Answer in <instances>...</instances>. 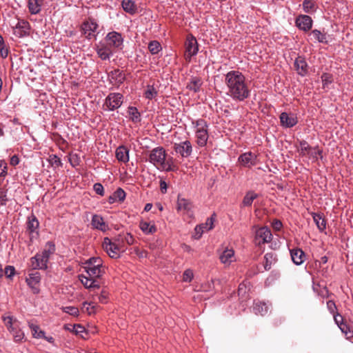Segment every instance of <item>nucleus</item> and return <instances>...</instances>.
I'll return each instance as SVG.
<instances>
[{"mask_svg":"<svg viewBox=\"0 0 353 353\" xmlns=\"http://www.w3.org/2000/svg\"><path fill=\"white\" fill-rule=\"evenodd\" d=\"M257 156L252 152H247L241 154L238 158V163L241 166L251 168L256 165Z\"/></svg>","mask_w":353,"mask_h":353,"instance_id":"obj_15","label":"nucleus"},{"mask_svg":"<svg viewBox=\"0 0 353 353\" xmlns=\"http://www.w3.org/2000/svg\"><path fill=\"white\" fill-rule=\"evenodd\" d=\"M166 156L167 154L165 149L163 147L159 146L150 151L148 160L156 167H157V165L161 166V165L164 164Z\"/></svg>","mask_w":353,"mask_h":353,"instance_id":"obj_7","label":"nucleus"},{"mask_svg":"<svg viewBox=\"0 0 353 353\" xmlns=\"http://www.w3.org/2000/svg\"><path fill=\"white\" fill-rule=\"evenodd\" d=\"M148 48L152 55L157 54L160 51L162 50V46L159 41L153 40L149 42Z\"/></svg>","mask_w":353,"mask_h":353,"instance_id":"obj_40","label":"nucleus"},{"mask_svg":"<svg viewBox=\"0 0 353 353\" xmlns=\"http://www.w3.org/2000/svg\"><path fill=\"white\" fill-rule=\"evenodd\" d=\"M281 125L285 128H292L298 123L297 117L294 114L282 112L279 117Z\"/></svg>","mask_w":353,"mask_h":353,"instance_id":"obj_20","label":"nucleus"},{"mask_svg":"<svg viewBox=\"0 0 353 353\" xmlns=\"http://www.w3.org/2000/svg\"><path fill=\"white\" fill-rule=\"evenodd\" d=\"M29 327L31 330L32 336L36 339H44L50 343L55 345L54 344V339L52 336H46L45 334V332L43 330H40L39 333L37 334V330H39V326L37 325H34L33 323H28Z\"/></svg>","mask_w":353,"mask_h":353,"instance_id":"obj_22","label":"nucleus"},{"mask_svg":"<svg viewBox=\"0 0 353 353\" xmlns=\"http://www.w3.org/2000/svg\"><path fill=\"white\" fill-rule=\"evenodd\" d=\"M4 273L8 279L12 281L13 276L16 274L15 268L12 265H7L4 269Z\"/></svg>","mask_w":353,"mask_h":353,"instance_id":"obj_50","label":"nucleus"},{"mask_svg":"<svg viewBox=\"0 0 353 353\" xmlns=\"http://www.w3.org/2000/svg\"><path fill=\"white\" fill-rule=\"evenodd\" d=\"M228 94L234 100L243 101L250 96L245 76L238 70H231L225 75Z\"/></svg>","mask_w":353,"mask_h":353,"instance_id":"obj_1","label":"nucleus"},{"mask_svg":"<svg viewBox=\"0 0 353 353\" xmlns=\"http://www.w3.org/2000/svg\"><path fill=\"white\" fill-rule=\"evenodd\" d=\"M161 168L165 170L166 172H172L177 170V167L173 163V159L170 158L166 161H164L163 165H161Z\"/></svg>","mask_w":353,"mask_h":353,"instance_id":"obj_47","label":"nucleus"},{"mask_svg":"<svg viewBox=\"0 0 353 353\" xmlns=\"http://www.w3.org/2000/svg\"><path fill=\"white\" fill-rule=\"evenodd\" d=\"M193 207V203L190 200L181 197L180 194L178 195L176 203L177 211L183 210L187 214H189L190 212H192V210Z\"/></svg>","mask_w":353,"mask_h":353,"instance_id":"obj_23","label":"nucleus"},{"mask_svg":"<svg viewBox=\"0 0 353 353\" xmlns=\"http://www.w3.org/2000/svg\"><path fill=\"white\" fill-rule=\"evenodd\" d=\"M121 6L123 10L130 14H134L137 12V6L132 0H123Z\"/></svg>","mask_w":353,"mask_h":353,"instance_id":"obj_35","label":"nucleus"},{"mask_svg":"<svg viewBox=\"0 0 353 353\" xmlns=\"http://www.w3.org/2000/svg\"><path fill=\"white\" fill-rule=\"evenodd\" d=\"M185 54L184 57L186 61L190 62L193 56H195L199 50L198 43L196 38L189 34L187 36L186 41L185 42Z\"/></svg>","mask_w":353,"mask_h":353,"instance_id":"obj_4","label":"nucleus"},{"mask_svg":"<svg viewBox=\"0 0 353 353\" xmlns=\"http://www.w3.org/2000/svg\"><path fill=\"white\" fill-rule=\"evenodd\" d=\"M128 112L130 116V119L133 123H139L141 121V114L139 112L138 109L134 106L128 107Z\"/></svg>","mask_w":353,"mask_h":353,"instance_id":"obj_38","label":"nucleus"},{"mask_svg":"<svg viewBox=\"0 0 353 353\" xmlns=\"http://www.w3.org/2000/svg\"><path fill=\"white\" fill-rule=\"evenodd\" d=\"M97 53L102 60L109 59L113 54V50L105 42H100L96 47Z\"/></svg>","mask_w":353,"mask_h":353,"instance_id":"obj_19","label":"nucleus"},{"mask_svg":"<svg viewBox=\"0 0 353 353\" xmlns=\"http://www.w3.org/2000/svg\"><path fill=\"white\" fill-rule=\"evenodd\" d=\"M90 303H88V302H83L81 307V310L83 312H88V314H92L95 312V307L93 305L90 307Z\"/></svg>","mask_w":353,"mask_h":353,"instance_id":"obj_57","label":"nucleus"},{"mask_svg":"<svg viewBox=\"0 0 353 353\" xmlns=\"http://www.w3.org/2000/svg\"><path fill=\"white\" fill-rule=\"evenodd\" d=\"M216 214L214 213L210 218H208L204 224V230L209 231L214 228V222L215 221Z\"/></svg>","mask_w":353,"mask_h":353,"instance_id":"obj_51","label":"nucleus"},{"mask_svg":"<svg viewBox=\"0 0 353 353\" xmlns=\"http://www.w3.org/2000/svg\"><path fill=\"white\" fill-rule=\"evenodd\" d=\"M234 257V251L232 248H225L220 254L219 259L223 263H230Z\"/></svg>","mask_w":353,"mask_h":353,"instance_id":"obj_32","label":"nucleus"},{"mask_svg":"<svg viewBox=\"0 0 353 353\" xmlns=\"http://www.w3.org/2000/svg\"><path fill=\"white\" fill-rule=\"evenodd\" d=\"M205 231V230H204V224H201L199 225H196L194 229V232H195V233L194 234V239H199Z\"/></svg>","mask_w":353,"mask_h":353,"instance_id":"obj_58","label":"nucleus"},{"mask_svg":"<svg viewBox=\"0 0 353 353\" xmlns=\"http://www.w3.org/2000/svg\"><path fill=\"white\" fill-rule=\"evenodd\" d=\"M202 84L203 81L201 77H192L186 85V88L194 92H198L200 91Z\"/></svg>","mask_w":353,"mask_h":353,"instance_id":"obj_25","label":"nucleus"},{"mask_svg":"<svg viewBox=\"0 0 353 353\" xmlns=\"http://www.w3.org/2000/svg\"><path fill=\"white\" fill-rule=\"evenodd\" d=\"M321 80L323 82V87L325 88L333 81L332 75L329 73H323L321 75Z\"/></svg>","mask_w":353,"mask_h":353,"instance_id":"obj_54","label":"nucleus"},{"mask_svg":"<svg viewBox=\"0 0 353 353\" xmlns=\"http://www.w3.org/2000/svg\"><path fill=\"white\" fill-rule=\"evenodd\" d=\"M290 256L293 263L296 265H301L306 260L305 252L298 248L290 250Z\"/></svg>","mask_w":353,"mask_h":353,"instance_id":"obj_24","label":"nucleus"},{"mask_svg":"<svg viewBox=\"0 0 353 353\" xmlns=\"http://www.w3.org/2000/svg\"><path fill=\"white\" fill-rule=\"evenodd\" d=\"M49 259L41 253H37L30 259V266L33 270H46Z\"/></svg>","mask_w":353,"mask_h":353,"instance_id":"obj_16","label":"nucleus"},{"mask_svg":"<svg viewBox=\"0 0 353 353\" xmlns=\"http://www.w3.org/2000/svg\"><path fill=\"white\" fill-rule=\"evenodd\" d=\"M272 232L268 227H261L256 231L255 241L259 245L269 243L272 241Z\"/></svg>","mask_w":353,"mask_h":353,"instance_id":"obj_13","label":"nucleus"},{"mask_svg":"<svg viewBox=\"0 0 353 353\" xmlns=\"http://www.w3.org/2000/svg\"><path fill=\"white\" fill-rule=\"evenodd\" d=\"M79 278L81 283L87 289H99L101 286V281L97 279L94 277L91 278L89 275L88 276H86L85 275L81 274L79 276Z\"/></svg>","mask_w":353,"mask_h":353,"instance_id":"obj_21","label":"nucleus"},{"mask_svg":"<svg viewBox=\"0 0 353 353\" xmlns=\"http://www.w3.org/2000/svg\"><path fill=\"white\" fill-rule=\"evenodd\" d=\"M85 272L91 277H94L101 281V277L104 273L103 261L100 257H92L85 262Z\"/></svg>","mask_w":353,"mask_h":353,"instance_id":"obj_2","label":"nucleus"},{"mask_svg":"<svg viewBox=\"0 0 353 353\" xmlns=\"http://www.w3.org/2000/svg\"><path fill=\"white\" fill-rule=\"evenodd\" d=\"M116 158L119 161L127 163L129 161V150L124 145L118 147L116 150Z\"/></svg>","mask_w":353,"mask_h":353,"instance_id":"obj_26","label":"nucleus"},{"mask_svg":"<svg viewBox=\"0 0 353 353\" xmlns=\"http://www.w3.org/2000/svg\"><path fill=\"white\" fill-rule=\"evenodd\" d=\"M48 161L52 166L59 167L62 165L60 158L56 154L50 155Z\"/></svg>","mask_w":353,"mask_h":353,"instance_id":"obj_52","label":"nucleus"},{"mask_svg":"<svg viewBox=\"0 0 353 353\" xmlns=\"http://www.w3.org/2000/svg\"><path fill=\"white\" fill-rule=\"evenodd\" d=\"M317 148L316 150H311L309 157L312 158L314 161H317L318 157H320L321 159L323 158V150L319 148V146H316Z\"/></svg>","mask_w":353,"mask_h":353,"instance_id":"obj_56","label":"nucleus"},{"mask_svg":"<svg viewBox=\"0 0 353 353\" xmlns=\"http://www.w3.org/2000/svg\"><path fill=\"white\" fill-rule=\"evenodd\" d=\"M43 0H28V7L31 14H39L41 10Z\"/></svg>","mask_w":353,"mask_h":353,"instance_id":"obj_30","label":"nucleus"},{"mask_svg":"<svg viewBox=\"0 0 353 353\" xmlns=\"http://www.w3.org/2000/svg\"><path fill=\"white\" fill-rule=\"evenodd\" d=\"M112 242L117 245V247L122 251V252H125L127 247L125 244L124 236L123 233H120L114 237L111 238Z\"/></svg>","mask_w":353,"mask_h":353,"instance_id":"obj_37","label":"nucleus"},{"mask_svg":"<svg viewBox=\"0 0 353 353\" xmlns=\"http://www.w3.org/2000/svg\"><path fill=\"white\" fill-rule=\"evenodd\" d=\"M8 174V165L5 160H0V177L5 178Z\"/></svg>","mask_w":353,"mask_h":353,"instance_id":"obj_55","label":"nucleus"},{"mask_svg":"<svg viewBox=\"0 0 353 353\" xmlns=\"http://www.w3.org/2000/svg\"><path fill=\"white\" fill-rule=\"evenodd\" d=\"M10 333L12 334L13 339L16 343H21L25 338L24 332L18 326L10 330Z\"/></svg>","mask_w":353,"mask_h":353,"instance_id":"obj_39","label":"nucleus"},{"mask_svg":"<svg viewBox=\"0 0 353 353\" xmlns=\"http://www.w3.org/2000/svg\"><path fill=\"white\" fill-rule=\"evenodd\" d=\"M105 43L112 50L121 49L123 43V37L122 34L116 31L108 32L104 38Z\"/></svg>","mask_w":353,"mask_h":353,"instance_id":"obj_6","label":"nucleus"},{"mask_svg":"<svg viewBox=\"0 0 353 353\" xmlns=\"http://www.w3.org/2000/svg\"><path fill=\"white\" fill-rule=\"evenodd\" d=\"M14 29V34L19 38L26 37L30 34V24L25 19H19Z\"/></svg>","mask_w":353,"mask_h":353,"instance_id":"obj_12","label":"nucleus"},{"mask_svg":"<svg viewBox=\"0 0 353 353\" xmlns=\"http://www.w3.org/2000/svg\"><path fill=\"white\" fill-rule=\"evenodd\" d=\"M268 307L265 303H256L254 304V310H255L256 313H259L261 315H263L264 312H267Z\"/></svg>","mask_w":353,"mask_h":353,"instance_id":"obj_53","label":"nucleus"},{"mask_svg":"<svg viewBox=\"0 0 353 353\" xmlns=\"http://www.w3.org/2000/svg\"><path fill=\"white\" fill-rule=\"evenodd\" d=\"M302 6L303 11L308 14L315 12L318 8L316 0H303Z\"/></svg>","mask_w":353,"mask_h":353,"instance_id":"obj_33","label":"nucleus"},{"mask_svg":"<svg viewBox=\"0 0 353 353\" xmlns=\"http://www.w3.org/2000/svg\"><path fill=\"white\" fill-rule=\"evenodd\" d=\"M144 97L149 100L156 98L158 95V90L154 85H148L143 93Z\"/></svg>","mask_w":353,"mask_h":353,"instance_id":"obj_41","label":"nucleus"},{"mask_svg":"<svg viewBox=\"0 0 353 353\" xmlns=\"http://www.w3.org/2000/svg\"><path fill=\"white\" fill-rule=\"evenodd\" d=\"M123 236H124V241H125V245H132L134 244V238L133 237V236L130 234V233H123Z\"/></svg>","mask_w":353,"mask_h":353,"instance_id":"obj_63","label":"nucleus"},{"mask_svg":"<svg viewBox=\"0 0 353 353\" xmlns=\"http://www.w3.org/2000/svg\"><path fill=\"white\" fill-rule=\"evenodd\" d=\"M99 25L94 19L88 17L85 19L80 26V31L85 37L90 40L92 39H96L97 35L94 32L97 30Z\"/></svg>","mask_w":353,"mask_h":353,"instance_id":"obj_3","label":"nucleus"},{"mask_svg":"<svg viewBox=\"0 0 353 353\" xmlns=\"http://www.w3.org/2000/svg\"><path fill=\"white\" fill-rule=\"evenodd\" d=\"M312 34L319 43H327V37L325 32H321L320 30L315 29L312 31Z\"/></svg>","mask_w":353,"mask_h":353,"instance_id":"obj_46","label":"nucleus"},{"mask_svg":"<svg viewBox=\"0 0 353 353\" xmlns=\"http://www.w3.org/2000/svg\"><path fill=\"white\" fill-rule=\"evenodd\" d=\"M41 279V274L37 271L29 273L26 278V282L34 294H38L40 292Z\"/></svg>","mask_w":353,"mask_h":353,"instance_id":"obj_8","label":"nucleus"},{"mask_svg":"<svg viewBox=\"0 0 353 353\" xmlns=\"http://www.w3.org/2000/svg\"><path fill=\"white\" fill-rule=\"evenodd\" d=\"M276 261V256L272 252L266 253L264 256V269L270 270L272 265Z\"/></svg>","mask_w":353,"mask_h":353,"instance_id":"obj_36","label":"nucleus"},{"mask_svg":"<svg viewBox=\"0 0 353 353\" xmlns=\"http://www.w3.org/2000/svg\"><path fill=\"white\" fill-rule=\"evenodd\" d=\"M258 197V194L253 191H249L244 196L242 205L243 206H251L254 200Z\"/></svg>","mask_w":353,"mask_h":353,"instance_id":"obj_42","label":"nucleus"},{"mask_svg":"<svg viewBox=\"0 0 353 353\" xmlns=\"http://www.w3.org/2000/svg\"><path fill=\"white\" fill-rule=\"evenodd\" d=\"M102 245L108 256L112 259L119 258L121 253H123L119 248L112 242L110 238L105 237Z\"/></svg>","mask_w":353,"mask_h":353,"instance_id":"obj_9","label":"nucleus"},{"mask_svg":"<svg viewBox=\"0 0 353 353\" xmlns=\"http://www.w3.org/2000/svg\"><path fill=\"white\" fill-rule=\"evenodd\" d=\"M69 161L72 167H76L77 165H79L80 164V158L78 154H74L71 155L70 158L69 159Z\"/></svg>","mask_w":353,"mask_h":353,"instance_id":"obj_60","label":"nucleus"},{"mask_svg":"<svg viewBox=\"0 0 353 353\" xmlns=\"http://www.w3.org/2000/svg\"><path fill=\"white\" fill-rule=\"evenodd\" d=\"M117 201L122 203L125 199L126 194L121 188H118L112 194Z\"/></svg>","mask_w":353,"mask_h":353,"instance_id":"obj_49","label":"nucleus"},{"mask_svg":"<svg viewBox=\"0 0 353 353\" xmlns=\"http://www.w3.org/2000/svg\"><path fill=\"white\" fill-rule=\"evenodd\" d=\"M39 222L36 216L32 213L30 216H28L26 221V230L30 236V239L31 241L34 236V234L37 236H39Z\"/></svg>","mask_w":353,"mask_h":353,"instance_id":"obj_14","label":"nucleus"},{"mask_svg":"<svg viewBox=\"0 0 353 353\" xmlns=\"http://www.w3.org/2000/svg\"><path fill=\"white\" fill-rule=\"evenodd\" d=\"M92 225L99 230L105 232L108 229V225L105 223L103 217L98 214H94L92 218Z\"/></svg>","mask_w":353,"mask_h":353,"instance_id":"obj_27","label":"nucleus"},{"mask_svg":"<svg viewBox=\"0 0 353 353\" xmlns=\"http://www.w3.org/2000/svg\"><path fill=\"white\" fill-rule=\"evenodd\" d=\"M173 149L183 158L189 157L192 152V145L190 141L185 140L179 143H174Z\"/></svg>","mask_w":353,"mask_h":353,"instance_id":"obj_10","label":"nucleus"},{"mask_svg":"<svg viewBox=\"0 0 353 353\" xmlns=\"http://www.w3.org/2000/svg\"><path fill=\"white\" fill-rule=\"evenodd\" d=\"M341 332L345 334L347 339L351 340L353 338V331L351 330L350 325L345 321L339 327Z\"/></svg>","mask_w":353,"mask_h":353,"instance_id":"obj_45","label":"nucleus"},{"mask_svg":"<svg viewBox=\"0 0 353 353\" xmlns=\"http://www.w3.org/2000/svg\"><path fill=\"white\" fill-rule=\"evenodd\" d=\"M327 307L330 312L334 314L337 312V307L334 301L330 300L327 302Z\"/></svg>","mask_w":353,"mask_h":353,"instance_id":"obj_61","label":"nucleus"},{"mask_svg":"<svg viewBox=\"0 0 353 353\" xmlns=\"http://www.w3.org/2000/svg\"><path fill=\"white\" fill-rule=\"evenodd\" d=\"M56 250L55 245L52 241H48L46 243L45 248L41 254L50 259V255L54 253Z\"/></svg>","mask_w":353,"mask_h":353,"instance_id":"obj_44","label":"nucleus"},{"mask_svg":"<svg viewBox=\"0 0 353 353\" xmlns=\"http://www.w3.org/2000/svg\"><path fill=\"white\" fill-rule=\"evenodd\" d=\"M196 143L200 147H204L207 144L209 137L208 130H196Z\"/></svg>","mask_w":353,"mask_h":353,"instance_id":"obj_34","label":"nucleus"},{"mask_svg":"<svg viewBox=\"0 0 353 353\" xmlns=\"http://www.w3.org/2000/svg\"><path fill=\"white\" fill-rule=\"evenodd\" d=\"M1 319L9 332L12 330V329L17 326L14 325V323L17 321V320L14 319L13 316L3 314L1 316Z\"/></svg>","mask_w":353,"mask_h":353,"instance_id":"obj_43","label":"nucleus"},{"mask_svg":"<svg viewBox=\"0 0 353 353\" xmlns=\"http://www.w3.org/2000/svg\"><path fill=\"white\" fill-rule=\"evenodd\" d=\"M139 228L145 234H152L157 230V227L154 223L147 222L143 220L139 223Z\"/></svg>","mask_w":353,"mask_h":353,"instance_id":"obj_28","label":"nucleus"},{"mask_svg":"<svg viewBox=\"0 0 353 353\" xmlns=\"http://www.w3.org/2000/svg\"><path fill=\"white\" fill-rule=\"evenodd\" d=\"M294 67L297 74L301 77H305L308 74L309 65L303 56H298L296 58Z\"/></svg>","mask_w":353,"mask_h":353,"instance_id":"obj_18","label":"nucleus"},{"mask_svg":"<svg viewBox=\"0 0 353 353\" xmlns=\"http://www.w3.org/2000/svg\"><path fill=\"white\" fill-rule=\"evenodd\" d=\"M123 101V96L121 93L111 92L105 99L103 106H106V109L114 111L118 109L122 105Z\"/></svg>","mask_w":353,"mask_h":353,"instance_id":"obj_5","label":"nucleus"},{"mask_svg":"<svg viewBox=\"0 0 353 353\" xmlns=\"http://www.w3.org/2000/svg\"><path fill=\"white\" fill-rule=\"evenodd\" d=\"M313 24L312 18L306 14H299L295 19L296 26L301 30L307 32L311 30Z\"/></svg>","mask_w":353,"mask_h":353,"instance_id":"obj_17","label":"nucleus"},{"mask_svg":"<svg viewBox=\"0 0 353 353\" xmlns=\"http://www.w3.org/2000/svg\"><path fill=\"white\" fill-rule=\"evenodd\" d=\"M193 272L191 270H186L183 274V279L184 281L190 282L193 279Z\"/></svg>","mask_w":353,"mask_h":353,"instance_id":"obj_64","label":"nucleus"},{"mask_svg":"<svg viewBox=\"0 0 353 353\" xmlns=\"http://www.w3.org/2000/svg\"><path fill=\"white\" fill-rule=\"evenodd\" d=\"M94 192L100 195L103 196L105 194L103 186L100 183H97L93 185Z\"/></svg>","mask_w":353,"mask_h":353,"instance_id":"obj_62","label":"nucleus"},{"mask_svg":"<svg viewBox=\"0 0 353 353\" xmlns=\"http://www.w3.org/2000/svg\"><path fill=\"white\" fill-rule=\"evenodd\" d=\"M192 124L194 125L195 128H196V130H208V125L205 120L203 119H199L192 121Z\"/></svg>","mask_w":353,"mask_h":353,"instance_id":"obj_48","label":"nucleus"},{"mask_svg":"<svg viewBox=\"0 0 353 353\" xmlns=\"http://www.w3.org/2000/svg\"><path fill=\"white\" fill-rule=\"evenodd\" d=\"M64 312L74 316H77L79 313V309L74 306L65 307L64 308Z\"/></svg>","mask_w":353,"mask_h":353,"instance_id":"obj_59","label":"nucleus"},{"mask_svg":"<svg viewBox=\"0 0 353 353\" xmlns=\"http://www.w3.org/2000/svg\"><path fill=\"white\" fill-rule=\"evenodd\" d=\"M299 149L298 152L300 156H309L311 150H316L317 147H311L305 140L299 141Z\"/></svg>","mask_w":353,"mask_h":353,"instance_id":"obj_29","label":"nucleus"},{"mask_svg":"<svg viewBox=\"0 0 353 353\" xmlns=\"http://www.w3.org/2000/svg\"><path fill=\"white\" fill-rule=\"evenodd\" d=\"M312 216L318 229L323 232L326 228V220L322 213L312 212Z\"/></svg>","mask_w":353,"mask_h":353,"instance_id":"obj_31","label":"nucleus"},{"mask_svg":"<svg viewBox=\"0 0 353 353\" xmlns=\"http://www.w3.org/2000/svg\"><path fill=\"white\" fill-rule=\"evenodd\" d=\"M108 80L110 83L119 88L121 85L125 81V74L123 70L119 68L114 69L108 73Z\"/></svg>","mask_w":353,"mask_h":353,"instance_id":"obj_11","label":"nucleus"}]
</instances>
